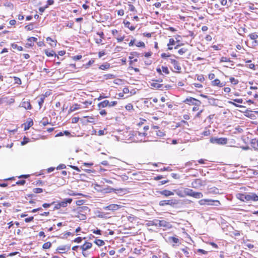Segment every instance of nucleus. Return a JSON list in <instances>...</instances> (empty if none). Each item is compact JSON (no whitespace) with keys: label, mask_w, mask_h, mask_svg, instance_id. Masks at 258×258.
<instances>
[{"label":"nucleus","mask_w":258,"mask_h":258,"mask_svg":"<svg viewBox=\"0 0 258 258\" xmlns=\"http://www.w3.org/2000/svg\"><path fill=\"white\" fill-rule=\"evenodd\" d=\"M183 192L185 196L192 197L196 199H200L203 197V195L201 192H195L192 189L189 188H184Z\"/></svg>","instance_id":"1"},{"label":"nucleus","mask_w":258,"mask_h":258,"mask_svg":"<svg viewBox=\"0 0 258 258\" xmlns=\"http://www.w3.org/2000/svg\"><path fill=\"white\" fill-rule=\"evenodd\" d=\"M210 142L213 144H216L218 145H225L227 143V139L226 138H216L213 137L210 139Z\"/></svg>","instance_id":"2"},{"label":"nucleus","mask_w":258,"mask_h":258,"mask_svg":"<svg viewBox=\"0 0 258 258\" xmlns=\"http://www.w3.org/2000/svg\"><path fill=\"white\" fill-rule=\"evenodd\" d=\"M206 185V181H203L200 178H197L191 182V186L195 188H198L202 186Z\"/></svg>","instance_id":"3"},{"label":"nucleus","mask_w":258,"mask_h":258,"mask_svg":"<svg viewBox=\"0 0 258 258\" xmlns=\"http://www.w3.org/2000/svg\"><path fill=\"white\" fill-rule=\"evenodd\" d=\"M121 207V205L117 204H110L107 206L103 207V209L105 210L116 211Z\"/></svg>","instance_id":"4"},{"label":"nucleus","mask_w":258,"mask_h":258,"mask_svg":"<svg viewBox=\"0 0 258 258\" xmlns=\"http://www.w3.org/2000/svg\"><path fill=\"white\" fill-rule=\"evenodd\" d=\"M247 202L248 201H258V196L254 193L249 192L247 194Z\"/></svg>","instance_id":"5"},{"label":"nucleus","mask_w":258,"mask_h":258,"mask_svg":"<svg viewBox=\"0 0 258 258\" xmlns=\"http://www.w3.org/2000/svg\"><path fill=\"white\" fill-rule=\"evenodd\" d=\"M70 249V246L69 245H61L57 248V250H60L58 252L59 253H64Z\"/></svg>","instance_id":"6"},{"label":"nucleus","mask_w":258,"mask_h":258,"mask_svg":"<svg viewBox=\"0 0 258 258\" xmlns=\"http://www.w3.org/2000/svg\"><path fill=\"white\" fill-rule=\"evenodd\" d=\"M158 227L169 228L170 227V224L169 222L164 220H159Z\"/></svg>","instance_id":"7"},{"label":"nucleus","mask_w":258,"mask_h":258,"mask_svg":"<svg viewBox=\"0 0 258 258\" xmlns=\"http://www.w3.org/2000/svg\"><path fill=\"white\" fill-rule=\"evenodd\" d=\"M72 202V199L69 198L64 199L63 201L58 203L60 207H66L67 206L68 204H71Z\"/></svg>","instance_id":"8"},{"label":"nucleus","mask_w":258,"mask_h":258,"mask_svg":"<svg viewBox=\"0 0 258 258\" xmlns=\"http://www.w3.org/2000/svg\"><path fill=\"white\" fill-rule=\"evenodd\" d=\"M21 106L22 107H23L25 108L26 109H31V105L30 104V101H23L22 102L21 104Z\"/></svg>","instance_id":"9"},{"label":"nucleus","mask_w":258,"mask_h":258,"mask_svg":"<svg viewBox=\"0 0 258 258\" xmlns=\"http://www.w3.org/2000/svg\"><path fill=\"white\" fill-rule=\"evenodd\" d=\"M37 40V38L36 37H29L27 39L28 42L26 43V45L28 47H32L34 45L33 42H36Z\"/></svg>","instance_id":"10"},{"label":"nucleus","mask_w":258,"mask_h":258,"mask_svg":"<svg viewBox=\"0 0 258 258\" xmlns=\"http://www.w3.org/2000/svg\"><path fill=\"white\" fill-rule=\"evenodd\" d=\"M247 193L245 194H237L236 195V197L238 199L240 200L243 202H247Z\"/></svg>","instance_id":"11"},{"label":"nucleus","mask_w":258,"mask_h":258,"mask_svg":"<svg viewBox=\"0 0 258 258\" xmlns=\"http://www.w3.org/2000/svg\"><path fill=\"white\" fill-rule=\"evenodd\" d=\"M207 204L210 206H219L220 205V203L219 201L217 200L207 199Z\"/></svg>","instance_id":"12"},{"label":"nucleus","mask_w":258,"mask_h":258,"mask_svg":"<svg viewBox=\"0 0 258 258\" xmlns=\"http://www.w3.org/2000/svg\"><path fill=\"white\" fill-rule=\"evenodd\" d=\"M248 37L250 38V39L254 40L253 43H254L255 45L258 44V41L256 40L258 38V35L256 33L250 34L248 35Z\"/></svg>","instance_id":"13"},{"label":"nucleus","mask_w":258,"mask_h":258,"mask_svg":"<svg viewBox=\"0 0 258 258\" xmlns=\"http://www.w3.org/2000/svg\"><path fill=\"white\" fill-rule=\"evenodd\" d=\"M92 243L89 242H86L83 245L81 246L80 247L83 251H86L88 249H90L92 247Z\"/></svg>","instance_id":"14"},{"label":"nucleus","mask_w":258,"mask_h":258,"mask_svg":"<svg viewBox=\"0 0 258 258\" xmlns=\"http://www.w3.org/2000/svg\"><path fill=\"white\" fill-rule=\"evenodd\" d=\"M212 85L213 86H218L220 87H222L225 86V83H221L219 79H216L212 82Z\"/></svg>","instance_id":"15"},{"label":"nucleus","mask_w":258,"mask_h":258,"mask_svg":"<svg viewBox=\"0 0 258 258\" xmlns=\"http://www.w3.org/2000/svg\"><path fill=\"white\" fill-rule=\"evenodd\" d=\"M158 192L162 195L165 196L166 197H168L170 196H173L174 193L170 190H163L162 191H159Z\"/></svg>","instance_id":"16"},{"label":"nucleus","mask_w":258,"mask_h":258,"mask_svg":"<svg viewBox=\"0 0 258 258\" xmlns=\"http://www.w3.org/2000/svg\"><path fill=\"white\" fill-rule=\"evenodd\" d=\"M109 103V101L108 100H105L98 103V107L99 109H100L101 108H104L106 106H108Z\"/></svg>","instance_id":"17"},{"label":"nucleus","mask_w":258,"mask_h":258,"mask_svg":"<svg viewBox=\"0 0 258 258\" xmlns=\"http://www.w3.org/2000/svg\"><path fill=\"white\" fill-rule=\"evenodd\" d=\"M173 204L172 200H163L159 202V205L164 206L165 205H171Z\"/></svg>","instance_id":"18"},{"label":"nucleus","mask_w":258,"mask_h":258,"mask_svg":"<svg viewBox=\"0 0 258 258\" xmlns=\"http://www.w3.org/2000/svg\"><path fill=\"white\" fill-rule=\"evenodd\" d=\"M196 100V99L194 98H192V97H189V98H187L183 102L186 103V104H188L189 105H191V104H194V101H195Z\"/></svg>","instance_id":"19"},{"label":"nucleus","mask_w":258,"mask_h":258,"mask_svg":"<svg viewBox=\"0 0 258 258\" xmlns=\"http://www.w3.org/2000/svg\"><path fill=\"white\" fill-rule=\"evenodd\" d=\"M33 124V121L31 120V121H29V122L24 123V130L26 131L28 130L31 126H32Z\"/></svg>","instance_id":"20"},{"label":"nucleus","mask_w":258,"mask_h":258,"mask_svg":"<svg viewBox=\"0 0 258 258\" xmlns=\"http://www.w3.org/2000/svg\"><path fill=\"white\" fill-rule=\"evenodd\" d=\"M168 242L170 243H177L179 242V239L175 237H169Z\"/></svg>","instance_id":"21"},{"label":"nucleus","mask_w":258,"mask_h":258,"mask_svg":"<svg viewBox=\"0 0 258 258\" xmlns=\"http://www.w3.org/2000/svg\"><path fill=\"white\" fill-rule=\"evenodd\" d=\"M173 61V63H172V64L173 65L174 69L177 71H180L181 70V67L180 66L179 62L176 60H175V61Z\"/></svg>","instance_id":"22"},{"label":"nucleus","mask_w":258,"mask_h":258,"mask_svg":"<svg viewBox=\"0 0 258 258\" xmlns=\"http://www.w3.org/2000/svg\"><path fill=\"white\" fill-rule=\"evenodd\" d=\"M251 144L253 148L256 150L258 149V140L253 139L251 142Z\"/></svg>","instance_id":"23"},{"label":"nucleus","mask_w":258,"mask_h":258,"mask_svg":"<svg viewBox=\"0 0 258 258\" xmlns=\"http://www.w3.org/2000/svg\"><path fill=\"white\" fill-rule=\"evenodd\" d=\"M156 135L159 137H162L165 136V133L162 131H155Z\"/></svg>","instance_id":"24"},{"label":"nucleus","mask_w":258,"mask_h":258,"mask_svg":"<svg viewBox=\"0 0 258 258\" xmlns=\"http://www.w3.org/2000/svg\"><path fill=\"white\" fill-rule=\"evenodd\" d=\"M76 217H77L80 220H84L86 219L87 217L85 214L78 213L77 215L75 216Z\"/></svg>","instance_id":"25"},{"label":"nucleus","mask_w":258,"mask_h":258,"mask_svg":"<svg viewBox=\"0 0 258 258\" xmlns=\"http://www.w3.org/2000/svg\"><path fill=\"white\" fill-rule=\"evenodd\" d=\"M80 105H78L77 104H75L74 105H73L70 107L69 111H70V112L74 111L80 108Z\"/></svg>","instance_id":"26"},{"label":"nucleus","mask_w":258,"mask_h":258,"mask_svg":"<svg viewBox=\"0 0 258 258\" xmlns=\"http://www.w3.org/2000/svg\"><path fill=\"white\" fill-rule=\"evenodd\" d=\"M11 46L13 49H17L19 51H22L23 50V48L22 46H18L16 44L12 43Z\"/></svg>","instance_id":"27"},{"label":"nucleus","mask_w":258,"mask_h":258,"mask_svg":"<svg viewBox=\"0 0 258 258\" xmlns=\"http://www.w3.org/2000/svg\"><path fill=\"white\" fill-rule=\"evenodd\" d=\"M181 250L183 252V253L187 256H189V252H188V248L187 247H185L181 249Z\"/></svg>","instance_id":"28"},{"label":"nucleus","mask_w":258,"mask_h":258,"mask_svg":"<svg viewBox=\"0 0 258 258\" xmlns=\"http://www.w3.org/2000/svg\"><path fill=\"white\" fill-rule=\"evenodd\" d=\"M94 242L98 246H102L105 243L104 241L101 239H96L95 240Z\"/></svg>","instance_id":"29"},{"label":"nucleus","mask_w":258,"mask_h":258,"mask_svg":"<svg viewBox=\"0 0 258 258\" xmlns=\"http://www.w3.org/2000/svg\"><path fill=\"white\" fill-rule=\"evenodd\" d=\"M159 221L158 219H154L153 221H150V224L151 225H154L156 226H159Z\"/></svg>","instance_id":"30"},{"label":"nucleus","mask_w":258,"mask_h":258,"mask_svg":"<svg viewBox=\"0 0 258 258\" xmlns=\"http://www.w3.org/2000/svg\"><path fill=\"white\" fill-rule=\"evenodd\" d=\"M110 68V64L109 63L103 64L99 67V69L102 70L108 69Z\"/></svg>","instance_id":"31"},{"label":"nucleus","mask_w":258,"mask_h":258,"mask_svg":"<svg viewBox=\"0 0 258 258\" xmlns=\"http://www.w3.org/2000/svg\"><path fill=\"white\" fill-rule=\"evenodd\" d=\"M51 246V243L50 242H47L43 244L42 247L43 249H48Z\"/></svg>","instance_id":"32"},{"label":"nucleus","mask_w":258,"mask_h":258,"mask_svg":"<svg viewBox=\"0 0 258 258\" xmlns=\"http://www.w3.org/2000/svg\"><path fill=\"white\" fill-rule=\"evenodd\" d=\"M44 99H45V96H42L40 98L39 100H38V104H39L40 108L41 107L43 103H44Z\"/></svg>","instance_id":"33"},{"label":"nucleus","mask_w":258,"mask_h":258,"mask_svg":"<svg viewBox=\"0 0 258 258\" xmlns=\"http://www.w3.org/2000/svg\"><path fill=\"white\" fill-rule=\"evenodd\" d=\"M162 86H163L162 84H158L157 83H153L151 84V86H152L154 88H157V89H159V88L162 87Z\"/></svg>","instance_id":"34"},{"label":"nucleus","mask_w":258,"mask_h":258,"mask_svg":"<svg viewBox=\"0 0 258 258\" xmlns=\"http://www.w3.org/2000/svg\"><path fill=\"white\" fill-rule=\"evenodd\" d=\"M45 53L47 56H52L55 54V52L53 50L49 52L48 50H45Z\"/></svg>","instance_id":"35"},{"label":"nucleus","mask_w":258,"mask_h":258,"mask_svg":"<svg viewBox=\"0 0 258 258\" xmlns=\"http://www.w3.org/2000/svg\"><path fill=\"white\" fill-rule=\"evenodd\" d=\"M230 82L234 85H236L238 83V81L233 77H231L230 78Z\"/></svg>","instance_id":"36"},{"label":"nucleus","mask_w":258,"mask_h":258,"mask_svg":"<svg viewBox=\"0 0 258 258\" xmlns=\"http://www.w3.org/2000/svg\"><path fill=\"white\" fill-rule=\"evenodd\" d=\"M43 191V189L41 188H35L33 189V192L36 194L41 193Z\"/></svg>","instance_id":"37"},{"label":"nucleus","mask_w":258,"mask_h":258,"mask_svg":"<svg viewBox=\"0 0 258 258\" xmlns=\"http://www.w3.org/2000/svg\"><path fill=\"white\" fill-rule=\"evenodd\" d=\"M221 62H232V61L230 60L229 58H227L226 57H222L220 59Z\"/></svg>","instance_id":"38"},{"label":"nucleus","mask_w":258,"mask_h":258,"mask_svg":"<svg viewBox=\"0 0 258 258\" xmlns=\"http://www.w3.org/2000/svg\"><path fill=\"white\" fill-rule=\"evenodd\" d=\"M187 51V49L186 48H182L178 50V52L179 54L182 55L183 53H185Z\"/></svg>","instance_id":"39"},{"label":"nucleus","mask_w":258,"mask_h":258,"mask_svg":"<svg viewBox=\"0 0 258 258\" xmlns=\"http://www.w3.org/2000/svg\"><path fill=\"white\" fill-rule=\"evenodd\" d=\"M162 71H163L164 73L166 74H169V71L168 70V69L167 67H162Z\"/></svg>","instance_id":"40"},{"label":"nucleus","mask_w":258,"mask_h":258,"mask_svg":"<svg viewBox=\"0 0 258 258\" xmlns=\"http://www.w3.org/2000/svg\"><path fill=\"white\" fill-rule=\"evenodd\" d=\"M125 108L127 110L130 111L133 109V106L132 104L129 103L125 106Z\"/></svg>","instance_id":"41"},{"label":"nucleus","mask_w":258,"mask_h":258,"mask_svg":"<svg viewBox=\"0 0 258 258\" xmlns=\"http://www.w3.org/2000/svg\"><path fill=\"white\" fill-rule=\"evenodd\" d=\"M29 142V140L28 138H27L26 137H25L24 139H23V141L21 142V145H25V144H26L27 143H28V142Z\"/></svg>","instance_id":"42"},{"label":"nucleus","mask_w":258,"mask_h":258,"mask_svg":"<svg viewBox=\"0 0 258 258\" xmlns=\"http://www.w3.org/2000/svg\"><path fill=\"white\" fill-rule=\"evenodd\" d=\"M66 168V166L65 164H59L57 167H56V169L57 170H60V169H65Z\"/></svg>","instance_id":"43"},{"label":"nucleus","mask_w":258,"mask_h":258,"mask_svg":"<svg viewBox=\"0 0 258 258\" xmlns=\"http://www.w3.org/2000/svg\"><path fill=\"white\" fill-rule=\"evenodd\" d=\"M197 80L201 82H203L205 80L204 76L203 75H199L197 77Z\"/></svg>","instance_id":"44"},{"label":"nucleus","mask_w":258,"mask_h":258,"mask_svg":"<svg viewBox=\"0 0 258 258\" xmlns=\"http://www.w3.org/2000/svg\"><path fill=\"white\" fill-rule=\"evenodd\" d=\"M54 202H52L50 204H47V203H44L42 205V207L44 208H48L51 205H52L54 204Z\"/></svg>","instance_id":"45"},{"label":"nucleus","mask_w":258,"mask_h":258,"mask_svg":"<svg viewBox=\"0 0 258 258\" xmlns=\"http://www.w3.org/2000/svg\"><path fill=\"white\" fill-rule=\"evenodd\" d=\"M228 103L230 104H232L236 107H243L242 105H238V104H236L235 103H234V102H232L231 101H228Z\"/></svg>","instance_id":"46"},{"label":"nucleus","mask_w":258,"mask_h":258,"mask_svg":"<svg viewBox=\"0 0 258 258\" xmlns=\"http://www.w3.org/2000/svg\"><path fill=\"white\" fill-rule=\"evenodd\" d=\"M175 44V41L173 38H170L169 41V43L168 44V46H169L170 45H174Z\"/></svg>","instance_id":"47"},{"label":"nucleus","mask_w":258,"mask_h":258,"mask_svg":"<svg viewBox=\"0 0 258 258\" xmlns=\"http://www.w3.org/2000/svg\"><path fill=\"white\" fill-rule=\"evenodd\" d=\"M210 131L209 130L205 131L202 134V135L204 136H208L210 135Z\"/></svg>","instance_id":"48"},{"label":"nucleus","mask_w":258,"mask_h":258,"mask_svg":"<svg viewBox=\"0 0 258 258\" xmlns=\"http://www.w3.org/2000/svg\"><path fill=\"white\" fill-rule=\"evenodd\" d=\"M25 28L27 30H31L33 29V24L32 23H31L30 24L28 25H27L26 27H25Z\"/></svg>","instance_id":"49"},{"label":"nucleus","mask_w":258,"mask_h":258,"mask_svg":"<svg viewBox=\"0 0 258 258\" xmlns=\"http://www.w3.org/2000/svg\"><path fill=\"white\" fill-rule=\"evenodd\" d=\"M26 183V181L25 180H20L16 182V184L18 185H24Z\"/></svg>","instance_id":"50"},{"label":"nucleus","mask_w":258,"mask_h":258,"mask_svg":"<svg viewBox=\"0 0 258 258\" xmlns=\"http://www.w3.org/2000/svg\"><path fill=\"white\" fill-rule=\"evenodd\" d=\"M92 231L93 233L99 235L101 234V231L100 229H97V230H92Z\"/></svg>","instance_id":"51"},{"label":"nucleus","mask_w":258,"mask_h":258,"mask_svg":"<svg viewBox=\"0 0 258 258\" xmlns=\"http://www.w3.org/2000/svg\"><path fill=\"white\" fill-rule=\"evenodd\" d=\"M199 203L201 205L206 204L207 203V199L201 200L199 201Z\"/></svg>","instance_id":"52"},{"label":"nucleus","mask_w":258,"mask_h":258,"mask_svg":"<svg viewBox=\"0 0 258 258\" xmlns=\"http://www.w3.org/2000/svg\"><path fill=\"white\" fill-rule=\"evenodd\" d=\"M249 69H252L253 70H255V66L253 63H250L248 64L247 66Z\"/></svg>","instance_id":"53"},{"label":"nucleus","mask_w":258,"mask_h":258,"mask_svg":"<svg viewBox=\"0 0 258 258\" xmlns=\"http://www.w3.org/2000/svg\"><path fill=\"white\" fill-rule=\"evenodd\" d=\"M136 46L138 47H145V43L143 42L140 41L136 44Z\"/></svg>","instance_id":"54"},{"label":"nucleus","mask_w":258,"mask_h":258,"mask_svg":"<svg viewBox=\"0 0 258 258\" xmlns=\"http://www.w3.org/2000/svg\"><path fill=\"white\" fill-rule=\"evenodd\" d=\"M201 102L200 100H198L196 99V100H195V101H194L193 105H195L197 106H199L201 105Z\"/></svg>","instance_id":"55"},{"label":"nucleus","mask_w":258,"mask_h":258,"mask_svg":"<svg viewBox=\"0 0 258 258\" xmlns=\"http://www.w3.org/2000/svg\"><path fill=\"white\" fill-rule=\"evenodd\" d=\"M34 219V217H30L29 218H27L25 219V221L26 222V223H28V222H30L31 221H32Z\"/></svg>","instance_id":"56"},{"label":"nucleus","mask_w":258,"mask_h":258,"mask_svg":"<svg viewBox=\"0 0 258 258\" xmlns=\"http://www.w3.org/2000/svg\"><path fill=\"white\" fill-rule=\"evenodd\" d=\"M48 8L47 6H46L45 7H40L39 8V11L40 12L41 14L43 13L45 10L46 8Z\"/></svg>","instance_id":"57"},{"label":"nucleus","mask_w":258,"mask_h":258,"mask_svg":"<svg viewBox=\"0 0 258 258\" xmlns=\"http://www.w3.org/2000/svg\"><path fill=\"white\" fill-rule=\"evenodd\" d=\"M117 104V102L116 101H113L111 102H109L108 106L109 107H112L115 106Z\"/></svg>","instance_id":"58"},{"label":"nucleus","mask_w":258,"mask_h":258,"mask_svg":"<svg viewBox=\"0 0 258 258\" xmlns=\"http://www.w3.org/2000/svg\"><path fill=\"white\" fill-rule=\"evenodd\" d=\"M234 102H237L238 103H242L243 100L241 98L239 99H235L233 100Z\"/></svg>","instance_id":"59"},{"label":"nucleus","mask_w":258,"mask_h":258,"mask_svg":"<svg viewBox=\"0 0 258 258\" xmlns=\"http://www.w3.org/2000/svg\"><path fill=\"white\" fill-rule=\"evenodd\" d=\"M106 79H110L113 78L114 76L112 74H107L104 75Z\"/></svg>","instance_id":"60"},{"label":"nucleus","mask_w":258,"mask_h":258,"mask_svg":"<svg viewBox=\"0 0 258 258\" xmlns=\"http://www.w3.org/2000/svg\"><path fill=\"white\" fill-rule=\"evenodd\" d=\"M40 123H41L43 126H46L48 124L49 122L47 120L45 121L43 119L40 122Z\"/></svg>","instance_id":"61"},{"label":"nucleus","mask_w":258,"mask_h":258,"mask_svg":"<svg viewBox=\"0 0 258 258\" xmlns=\"http://www.w3.org/2000/svg\"><path fill=\"white\" fill-rule=\"evenodd\" d=\"M82 56L81 55H75L73 57V59L74 60H79L81 58H82Z\"/></svg>","instance_id":"62"},{"label":"nucleus","mask_w":258,"mask_h":258,"mask_svg":"<svg viewBox=\"0 0 258 258\" xmlns=\"http://www.w3.org/2000/svg\"><path fill=\"white\" fill-rule=\"evenodd\" d=\"M82 240V238L81 237H78L74 240V241L77 243H80Z\"/></svg>","instance_id":"63"},{"label":"nucleus","mask_w":258,"mask_h":258,"mask_svg":"<svg viewBox=\"0 0 258 258\" xmlns=\"http://www.w3.org/2000/svg\"><path fill=\"white\" fill-rule=\"evenodd\" d=\"M79 119V117H73V118H72V123H77V122H78Z\"/></svg>","instance_id":"64"}]
</instances>
